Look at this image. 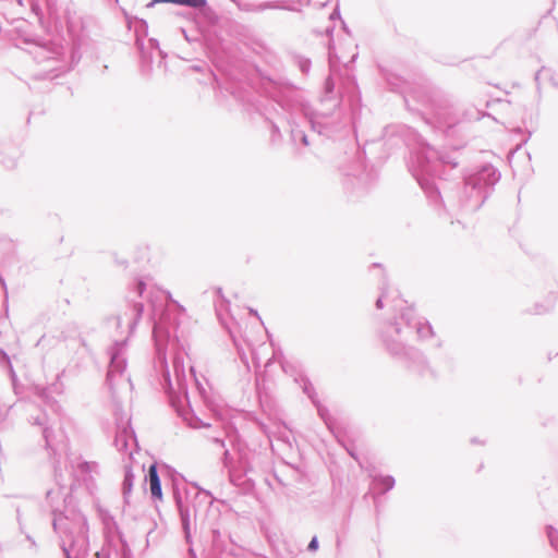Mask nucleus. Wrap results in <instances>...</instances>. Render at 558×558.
<instances>
[{"mask_svg":"<svg viewBox=\"0 0 558 558\" xmlns=\"http://www.w3.org/2000/svg\"><path fill=\"white\" fill-rule=\"evenodd\" d=\"M458 150L451 154L442 153L428 144L422 143L411 154L409 170L415 178L430 206L441 215L442 213L451 215L453 211L475 213L488 198L490 191L500 180V172L490 163H485L470 174L464 175L463 186L451 197L446 194L444 199L439 186L435 182L436 177H440V168L449 166L456 169L459 160L456 155Z\"/></svg>","mask_w":558,"mask_h":558,"instance_id":"1","label":"nucleus"},{"mask_svg":"<svg viewBox=\"0 0 558 558\" xmlns=\"http://www.w3.org/2000/svg\"><path fill=\"white\" fill-rule=\"evenodd\" d=\"M177 322L163 313L154 323L153 338L156 348L155 369L160 372V385L177 414L192 428L209 427L193 411L187 392V378L184 367V352L179 349L175 336Z\"/></svg>","mask_w":558,"mask_h":558,"instance_id":"2","label":"nucleus"},{"mask_svg":"<svg viewBox=\"0 0 558 558\" xmlns=\"http://www.w3.org/2000/svg\"><path fill=\"white\" fill-rule=\"evenodd\" d=\"M380 295L376 300V308L384 307V301L392 304L393 311L400 315L393 323H388L381 330V340L390 355L402 362L408 368L424 375L427 362L422 352L414 347L405 344L413 333L420 339H427L434 335L433 327L427 320L417 319L411 306H404L407 301L399 298L397 291L387 287L380 288Z\"/></svg>","mask_w":558,"mask_h":558,"instance_id":"3","label":"nucleus"},{"mask_svg":"<svg viewBox=\"0 0 558 558\" xmlns=\"http://www.w3.org/2000/svg\"><path fill=\"white\" fill-rule=\"evenodd\" d=\"M272 97L287 116L291 141L294 144L310 145L308 135L295 122L300 114L307 119L312 130L318 135L330 137L341 129L339 122L329 121V113L326 111L313 112L310 105L303 99L301 92L293 86L279 87Z\"/></svg>","mask_w":558,"mask_h":558,"instance_id":"4","label":"nucleus"},{"mask_svg":"<svg viewBox=\"0 0 558 558\" xmlns=\"http://www.w3.org/2000/svg\"><path fill=\"white\" fill-rule=\"evenodd\" d=\"M126 349L128 339L114 341L108 349L109 365L106 383L113 398L122 390L131 391L133 389L131 378L125 373L128 365Z\"/></svg>","mask_w":558,"mask_h":558,"instance_id":"5","label":"nucleus"},{"mask_svg":"<svg viewBox=\"0 0 558 558\" xmlns=\"http://www.w3.org/2000/svg\"><path fill=\"white\" fill-rule=\"evenodd\" d=\"M72 497L65 486L58 485L57 488L49 489L46 493V501L51 508L52 527L56 533L62 534L69 531L68 517L63 509L71 502Z\"/></svg>","mask_w":558,"mask_h":558,"instance_id":"6","label":"nucleus"},{"mask_svg":"<svg viewBox=\"0 0 558 558\" xmlns=\"http://www.w3.org/2000/svg\"><path fill=\"white\" fill-rule=\"evenodd\" d=\"M23 408L26 421L29 425L38 427L45 440L46 449L54 456L57 452V447L53 444L52 423L48 414L45 410L33 402L24 403Z\"/></svg>","mask_w":558,"mask_h":558,"instance_id":"7","label":"nucleus"},{"mask_svg":"<svg viewBox=\"0 0 558 558\" xmlns=\"http://www.w3.org/2000/svg\"><path fill=\"white\" fill-rule=\"evenodd\" d=\"M145 290L146 283L142 279H137L134 283L133 290L126 296L129 310L124 313V318L128 320L130 333L135 330L144 312V304L140 301H136L135 298H142Z\"/></svg>","mask_w":558,"mask_h":558,"instance_id":"8","label":"nucleus"},{"mask_svg":"<svg viewBox=\"0 0 558 558\" xmlns=\"http://www.w3.org/2000/svg\"><path fill=\"white\" fill-rule=\"evenodd\" d=\"M117 433L114 437V446L118 451L132 456L133 447H137V440L133 428L130 425V417L117 415Z\"/></svg>","mask_w":558,"mask_h":558,"instance_id":"9","label":"nucleus"},{"mask_svg":"<svg viewBox=\"0 0 558 558\" xmlns=\"http://www.w3.org/2000/svg\"><path fill=\"white\" fill-rule=\"evenodd\" d=\"M173 498H174L175 506H177L179 514H180L181 525H182V530L184 532V538H185L186 543L191 544L192 535H191L190 509H189V506L184 502V500L179 492L178 484H175V483L173 484Z\"/></svg>","mask_w":558,"mask_h":558,"instance_id":"10","label":"nucleus"},{"mask_svg":"<svg viewBox=\"0 0 558 558\" xmlns=\"http://www.w3.org/2000/svg\"><path fill=\"white\" fill-rule=\"evenodd\" d=\"M73 474L74 476L83 481L86 486L89 488L94 483V474H98L99 465L94 461H85L78 458L76 460V464L72 463Z\"/></svg>","mask_w":558,"mask_h":558,"instance_id":"11","label":"nucleus"},{"mask_svg":"<svg viewBox=\"0 0 558 558\" xmlns=\"http://www.w3.org/2000/svg\"><path fill=\"white\" fill-rule=\"evenodd\" d=\"M333 89H335V83H333L332 78L329 76L325 81L324 96L322 98V104L325 105L328 101L332 102V105H331L332 106V110L326 109L325 111L327 113H329V121L339 122L340 126L342 128L343 123L340 120V112L338 110V107H339L340 102H339V100L333 99L331 97V95L333 94Z\"/></svg>","mask_w":558,"mask_h":558,"instance_id":"12","label":"nucleus"},{"mask_svg":"<svg viewBox=\"0 0 558 558\" xmlns=\"http://www.w3.org/2000/svg\"><path fill=\"white\" fill-rule=\"evenodd\" d=\"M35 510L36 506L34 504H27L24 505L23 507H16V520L19 523V530L21 533L25 534L26 539L29 542V547L34 553L37 551V543L28 533H26V521L31 513Z\"/></svg>","mask_w":558,"mask_h":558,"instance_id":"13","label":"nucleus"},{"mask_svg":"<svg viewBox=\"0 0 558 558\" xmlns=\"http://www.w3.org/2000/svg\"><path fill=\"white\" fill-rule=\"evenodd\" d=\"M35 510L36 506L34 504H27L24 505L23 507H16V520L19 523V530L21 533L25 534L26 539L29 542V547L34 553L37 551V543L28 533H26V521L31 513Z\"/></svg>","mask_w":558,"mask_h":558,"instance_id":"14","label":"nucleus"},{"mask_svg":"<svg viewBox=\"0 0 558 558\" xmlns=\"http://www.w3.org/2000/svg\"><path fill=\"white\" fill-rule=\"evenodd\" d=\"M146 480L149 482L150 495L154 499L162 498L161 482L158 474L156 463L150 464L146 475Z\"/></svg>","mask_w":558,"mask_h":558,"instance_id":"15","label":"nucleus"},{"mask_svg":"<svg viewBox=\"0 0 558 558\" xmlns=\"http://www.w3.org/2000/svg\"><path fill=\"white\" fill-rule=\"evenodd\" d=\"M98 515L102 523L105 534L107 536H112L114 534L120 533L119 525L114 517L108 510L99 508Z\"/></svg>","mask_w":558,"mask_h":558,"instance_id":"16","label":"nucleus"},{"mask_svg":"<svg viewBox=\"0 0 558 558\" xmlns=\"http://www.w3.org/2000/svg\"><path fill=\"white\" fill-rule=\"evenodd\" d=\"M158 3H173L189 7L195 10H201L207 7V0H151L148 7H153Z\"/></svg>","mask_w":558,"mask_h":558,"instance_id":"17","label":"nucleus"},{"mask_svg":"<svg viewBox=\"0 0 558 558\" xmlns=\"http://www.w3.org/2000/svg\"><path fill=\"white\" fill-rule=\"evenodd\" d=\"M134 473L130 465H124V476L122 482V494L125 502H129L128 498L132 492V487L134 484Z\"/></svg>","mask_w":558,"mask_h":558,"instance_id":"18","label":"nucleus"},{"mask_svg":"<svg viewBox=\"0 0 558 558\" xmlns=\"http://www.w3.org/2000/svg\"><path fill=\"white\" fill-rule=\"evenodd\" d=\"M272 9V10H288L293 11L294 9L287 4L286 1H266L258 3L254 5L252 9L255 12H263L265 10Z\"/></svg>","mask_w":558,"mask_h":558,"instance_id":"19","label":"nucleus"},{"mask_svg":"<svg viewBox=\"0 0 558 558\" xmlns=\"http://www.w3.org/2000/svg\"><path fill=\"white\" fill-rule=\"evenodd\" d=\"M296 381L300 384L303 392L308 397L312 403L318 401L315 388L306 376H301L300 379H296Z\"/></svg>","mask_w":558,"mask_h":558,"instance_id":"20","label":"nucleus"},{"mask_svg":"<svg viewBox=\"0 0 558 558\" xmlns=\"http://www.w3.org/2000/svg\"><path fill=\"white\" fill-rule=\"evenodd\" d=\"M374 483L380 486V494H385L393 488L396 481L391 475H379L374 478Z\"/></svg>","mask_w":558,"mask_h":558,"instance_id":"21","label":"nucleus"},{"mask_svg":"<svg viewBox=\"0 0 558 558\" xmlns=\"http://www.w3.org/2000/svg\"><path fill=\"white\" fill-rule=\"evenodd\" d=\"M232 462H233V458H232L230 451L228 449L223 448V452H222V457H221L222 466L228 470L230 482L233 484H236L235 475L232 470Z\"/></svg>","mask_w":558,"mask_h":558,"instance_id":"22","label":"nucleus"},{"mask_svg":"<svg viewBox=\"0 0 558 558\" xmlns=\"http://www.w3.org/2000/svg\"><path fill=\"white\" fill-rule=\"evenodd\" d=\"M190 376L191 378L193 379L194 381V385H195V388L197 390V393L199 395V397L205 401L207 402L208 401V393H207V390L205 388V386L203 385L202 381H199L195 375V372H194V368L193 367H190Z\"/></svg>","mask_w":558,"mask_h":558,"instance_id":"23","label":"nucleus"},{"mask_svg":"<svg viewBox=\"0 0 558 558\" xmlns=\"http://www.w3.org/2000/svg\"><path fill=\"white\" fill-rule=\"evenodd\" d=\"M313 404L316 408L317 414L319 415V417L330 428L331 416L329 414V410L324 404H322V402L319 400L314 402Z\"/></svg>","mask_w":558,"mask_h":558,"instance_id":"24","label":"nucleus"},{"mask_svg":"<svg viewBox=\"0 0 558 558\" xmlns=\"http://www.w3.org/2000/svg\"><path fill=\"white\" fill-rule=\"evenodd\" d=\"M546 535L551 548L558 553V531L553 525H546L545 527Z\"/></svg>","mask_w":558,"mask_h":558,"instance_id":"25","label":"nucleus"},{"mask_svg":"<svg viewBox=\"0 0 558 558\" xmlns=\"http://www.w3.org/2000/svg\"><path fill=\"white\" fill-rule=\"evenodd\" d=\"M0 364L3 365L4 367H7L11 378L14 380L16 375H15V372L13 369V366H12V363H11V360H10V356L8 355V353L0 348Z\"/></svg>","mask_w":558,"mask_h":558,"instance_id":"26","label":"nucleus"},{"mask_svg":"<svg viewBox=\"0 0 558 558\" xmlns=\"http://www.w3.org/2000/svg\"><path fill=\"white\" fill-rule=\"evenodd\" d=\"M294 62L303 74H308L312 65V62L308 58L303 56H295Z\"/></svg>","mask_w":558,"mask_h":558,"instance_id":"27","label":"nucleus"},{"mask_svg":"<svg viewBox=\"0 0 558 558\" xmlns=\"http://www.w3.org/2000/svg\"><path fill=\"white\" fill-rule=\"evenodd\" d=\"M211 543L215 549L220 551L225 550V545L221 539V533L217 529L211 530Z\"/></svg>","mask_w":558,"mask_h":558,"instance_id":"28","label":"nucleus"},{"mask_svg":"<svg viewBox=\"0 0 558 558\" xmlns=\"http://www.w3.org/2000/svg\"><path fill=\"white\" fill-rule=\"evenodd\" d=\"M271 125V141L275 142L277 138H281V132L278 124L274 121H270Z\"/></svg>","mask_w":558,"mask_h":558,"instance_id":"29","label":"nucleus"},{"mask_svg":"<svg viewBox=\"0 0 558 558\" xmlns=\"http://www.w3.org/2000/svg\"><path fill=\"white\" fill-rule=\"evenodd\" d=\"M61 547H62V550H63V553L65 555V558H80L78 553H75V557L73 556V550L74 549H73L72 545L71 546H66L65 543L63 542Z\"/></svg>","mask_w":558,"mask_h":558,"instance_id":"30","label":"nucleus"},{"mask_svg":"<svg viewBox=\"0 0 558 558\" xmlns=\"http://www.w3.org/2000/svg\"><path fill=\"white\" fill-rule=\"evenodd\" d=\"M136 45L138 46L140 50H141V54H142V62H147L148 66L150 68V63H151V58H147L146 54L144 53V47H143V41L141 39L137 38L136 40Z\"/></svg>","mask_w":558,"mask_h":558,"instance_id":"31","label":"nucleus"},{"mask_svg":"<svg viewBox=\"0 0 558 558\" xmlns=\"http://www.w3.org/2000/svg\"><path fill=\"white\" fill-rule=\"evenodd\" d=\"M319 547V542L317 536H313L307 545V550L311 553H315Z\"/></svg>","mask_w":558,"mask_h":558,"instance_id":"32","label":"nucleus"},{"mask_svg":"<svg viewBox=\"0 0 558 558\" xmlns=\"http://www.w3.org/2000/svg\"><path fill=\"white\" fill-rule=\"evenodd\" d=\"M12 409V405L4 404L3 408H0V421H4L9 411Z\"/></svg>","mask_w":558,"mask_h":558,"instance_id":"33","label":"nucleus"},{"mask_svg":"<svg viewBox=\"0 0 558 558\" xmlns=\"http://www.w3.org/2000/svg\"><path fill=\"white\" fill-rule=\"evenodd\" d=\"M211 440H213L214 444H216L220 448H226V442H225V439L222 437L215 436V437H211Z\"/></svg>","mask_w":558,"mask_h":558,"instance_id":"34","label":"nucleus"},{"mask_svg":"<svg viewBox=\"0 0 558 558\" xmlns=\"http://www.w3.org/2000/svg\"><path fill=\"white\" fill-rule=\"evenodd\" d=\"M149 45H150V47H151V48H155V49H158V48H159V43H158V40H157V39H155V38H150V39H149Z\"/></svg>","mask_w":558,"mask_h":558,"instance_id":"35","label":"nucleus"},{"mask_svg":"<svg viewBox=\"0 0 558 558\" xmlns=\"http://www.w3.org/2000/svg\"><path fill=\"white\" fill-rule=\"evenodd\" d=\"M547 311H548V307H546V308H543V307L538 308V306L536 305V308H535L534 313L535 314H543V313H545Z\"/></svg>","mask_w":558,"mask_h":558,"instance_id":"36","label":"nucleus"},{"mask_svg":"<svg viewBox=\"0 0 558 558\" xmlns=\"http://www.w3.org/2000/svg\"><path fill=\"white\" fill-rule=\"evenodd\" d=\"M116 320H117V327H120V326H121V324H122V320H123V316L118 315V316L116 317Z\"/></svg>","mask_w":558,"mask_h":558,"instance_id":"37","label":"nucleus"},{"mask_svg":"<svg viewBox=\"0 0 558 558\" xmlns=\"http://www.w3.org/2000/svg\"><path fill=\"white\" fill-rule=\"evenodd\" d=\"M543 70H544V68H542V69H541L539 71H537V72H536V74H535L534 80H535V82H536L537 84H538V81H539V74H541V72H542Z\"/></svg>","mask_w":558,"mask_h":558,"instance_id":"38","label":"nucleus"},{"mask_svg":"<svg viewBox=\"0 0 558 558\" xmlns=\"http://www.w3.org/2000/svg\"><path fill=\"white\" fill-rule=\"evenodd\" d=\"M551 83L558 88V80L555 76L551 77Z\"/></svg>","mask_w":558,"mask_h":558,"instance_id":"39","label":"nucleus"},{"mask_svg":"<svg viewBox=\"0 0 558 558\" xmlns=\"http://www.w3.org/2000/svg\"><path fill=\"white\" fill-rule=\"evenodd\" d=\"M122 558H132L130 551H124Z\"/></svg>","mask_w":558,"mask_h":558,"instance_id":"40","label":"nucleus"},{"mask_svg":"<svg viewBox=\"0 0 558 558\" xmlns=\"http://www.w3.org/2000/svg\"><path fill=\"white\" fill-rule=\"evenodd\" d=\"M250 313H251L252 315H254V316H256V317H258V318H259L257 311H255V310L251 308V310H250Z\"/></svg>","mask_w":558,"mask_h":558,"instance_id":"41","label":"nucleus"},{"mask_svg":"<svg viewBox=\"0 0 558 558\" xmlns=\"http://www.w3.org/2000/svg\"><path fill=\"white\" fill-rule=\"evenodd\" d=\"M337 15H339V12L335 11V12L331 13L330 19H333Z\"/></svg>","mask_w":558,"mask_h":558,"instance_id":"42","label":"nucleus"},{"mask_svg":"<svg viewBox=\"0 0 558 558\" xmlns=\"http://www.w3.org/2000/svg\"><path fill=\"white\" fill-rule=\"evenodd\" d=\"M57 463H58V461H54V473H56V474H57V472H58Z\"/></svg>","mask_w":558,"mask_h":558,"instance_id":"43","label":"nucleus"},{"mask_svg":"<svg viewBox=\"0 0 558 558\" xmlns=\"http://www.w3.org/2000/svg\"><path fill=\"white\" fill-rule=\"evenodd\" d=\"M189 551H190L191 555L195 556V553H194L193 548H190Z\"/></svg>","mask_w":558,"mask_h":558,"instance_id":"44","label":"nucleus"},{"mask_svg":"<svg viewBox=\"0 0 558 558\" xmlns=\"http://www.w3.org/2000/svg\"><path fill=\"white\" fill-rule=\"evenodd\" d=\"M217 293L222 298V295H221V289H218V290H217Z\"/></svg>","mask_w":558,"mask_h":558,"instance_id":"45","label":"nucleus"}]
</instances>
